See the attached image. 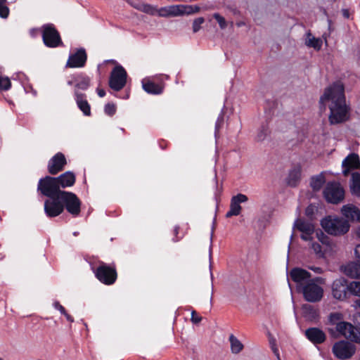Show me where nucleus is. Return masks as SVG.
<instances>
[{
	"instance_id": "nucleus-1",
	"label": "nucleus",
	"mask_w": 360,
	"mask_h": 360,
	"mask_svg": "<svg viewBox=\"0 0 360 360\" xmlns=\"http://www.w3.org/2000/svg\"><path fill=\"white\" fill-rule=\"evenodd\" d=\"M344 91L343 84L338 81L326 88L320 98L321 105H328L331 124L340 123L348 118V107L345 103Z\"/></svg>"
},
{
	"instance_id": "nucleus-2",
	"label": "nucleus",
	"mask_w": 360,
	"mask_h": 360,
	"mask_svg": "<svg viewBox=\"0 0 360 360\" xmlns=\"http://www.w3.org/2000/svg\"><path fill=\"white\" fill-rule=\"evenodd\" d=\"M326 279L322 277L311 278L306 285H303L300 290L304 298L309 302H317L323 297V288Z\"/></svg>"
},
{
	"instance_id": "nucleus-3",
	"label": "nucleus",
	"mask_w": 360,
	"mask_h": 360,
	"mask_svg": "<svg viewBox=\"0 0 360 360\" xmlns=\"http://www.w3.org/2000/svg\"><path fill=\"white\" fill-rule=\"evenodd\" d=\"M321 224L324 231L330 235L341 236L348 232L350 225L345 219L328 216L323 219Z\"/></svg>"
},
{
	"instance_id": "nucleus-4",
	"label": "nucleus",
	"mask_w": 360,
	"mask_h": 360,
	"mask_svg": "<svg viewBox=\"0 0 360 360\" xmlns=\"http://www.w3.org/2000/svg\"><path fill=\"white\" fill-rule=\"evenodd\" d=\"M294 229L301 233L300 237L305 242L311 243L316 236L323 245H328L327 237L321 231H315V227L311 222L298 219L294 223Z\"/></svg>"
},
{
	"instance_id": "nucleus-5",
	"label": "nucleus",
	"mask_w": 360,
	"mask_h": 360,
	"mask_svg": "<svg viewBox=\"0 0 360 360\" xmlns=\"http://www.w3.org/2000/svg\"><path fill=\"white\" fill-rule=\"evenodd\" d=\"M199 8L190 5H172L160 8L155 7V13L153 15H158L160 17H176L184 15H189L198 12Z\"/></svg>"
},
{
	"instance_id": "nucleus-6",
	"label": "nucleus",
	"mask_w": 360,
	"mask_h": 360,
	"mask_svg": "<svg viewBox=\"0 0 360 360\" xmlns=\"http://www.w3.org/2000/svg\"><path fill=\"white\" fill-rule=\"evenodd\" d=\"M356 350V346L348 341L340 340L332 347L333 355L338 359L345 360L352 358Z\"/></svg>"
},
{
	"instance_id": "nucleus-7",
	"label": "nucleus",
	"mask_w": 360,
	"mask_h": 360,
	"mask_svg": "<svg viewBox=\"0 0 360 360\" xmlns=\"http://www.w3.org/2000/svg\"><path fill=\"white\" fill-rule=\"evenodd\" d=\"M58 197L63 204V209L65 207L67 211L73 216L79 215L81 201L75 193L64 191L59 193Z\"/></svg>"
},
{
	"instance_id": "nucleus-8",
	"label": "nucleus",
	"mask_w": 360,
	"mask_h": 360,
	"mask_svg": "<svg viewBox=\"0 0 360 360\" xmlns=\"http://www.w3.org/2000/svg\"><path fill=\"white\" fill-rule=\"evenodd\" d=\"M38 190L47 197L57 196L59 193L64 192L60 191L56 178L46 176L39 181Z\"/></svg>"
},
{
	"instance_id": "nucleus-9",
	"label": "nucleus",
	"mask_w": 360,
	"mask_h": 360,
	"mask_svg": "<svg viewBox=\"0 0 360 360\" xmlns=\"http://www.w3.org/2000/svg\"><path fill=\"white\" fill-rule=\"evenodd\" d=\"M127 74L124 68L117 65L111 72L109 86L115 91L121 90L126 84Z\"/></svg>"
},
{
	"instance_id": "nucleus-10",
	"label": "nucleus",
	"mask_w": 360,
	"mask_h": 360,
	"mask_svg": "<svg viewBox=\"0 0 360 360\" xmlns=\"http://www.w3.org/2000/svg\"><path fill=\"white\" fill-rule=\"evenodd\" d=\"M323 195L328 202L337 204L343 200L345 192L340 184L332 182L327 184Z\"/></svg>"
},
{
	"instance_id": "nucleus-11",
	"label": "nucleus",
	"mask_w": 360,
	"mask_h": 360,
	"mask_svg": "<svg viewBox=\"0 0 360 360\" xmlns=\"http://www.w3.org/2000/svg\"><path fill=\"white\" fill-rule=\"evenodd\" d=\"M42 38L44 44L48 47L54 48L61 44L59 33L51 24L42 27Z\"/></svg>"
},
{
	"instance_id": "nucleus-12",
	"label": "nucleus",
	"mask_w": 360,
	"mask_h": 360,
	"mask_svg": "<svg viewBox=\"0 0 360 360\" xmlns=\"http://www.w3.org/2000/svg\"><path fill=\"white\" fill-rule=\"evenodd\" d=\"M57 196L49 197L44 202V212L46 216L49 217H55L60 215L63 212V204L61 199Z\"/></svg>"
},
{
	"instance_id": "nucleus-13",
	"label": "nucleus",
	"mask_w": 360,
	"mask_h": 360,
	"mask_svg": "<svg viewBox=\"0 0 360 360\" xmlns=\"http://www.w3.org/2000/svg\"><path fill=\"white\" fill-rule=\"evenodd\" d=\"M337 331L344 336L345 338L351 341L360 343V333L359 331L350 323L340 322L335 327Z\"/></svg>"
},
{
	"instance_id": "nucleus-14",
	"label": "nucleus",
	"mask_w": 360,
	"mask_h": 360,
	"mask_svg": "<svg viewBox=\"0 0 360 360\" xmlns=\"http://www.w3.org/2000/svg\"><path fill=\"white\" fill-rule=\"evenodd\" d=\"M348 283L347 280L343 277L334 280L331 285L333 297L338 300H345L348 291Z\"/></svg>"
},
{
	"instance_id": "nucleus-15",
	"label": "nucleus",
	"mask_w": 360,
	"mask_h": 360,
	"mask_svg": "<svg viewBox=\"0 0 360 360\" xmlns=\"http://www.w3.org/2000/svg\"><path fill=\"white\" fill-rule=\"evenodd\" d=\"M96 276L101 282L106 285L112 284L117 278L115 270L104 264L97 269Z\"/></svg>"
},
{
	"instance_id": "nucleus-16",
	"label": "nucleus",
	"mask_w": 360,
	"mask_h": 360,
	"mask_svg": "<svg viewBox=\"0 0 360 360\" xmlns=\"http://www.w3.org/2000/svg\"><path fill=\"white\" fill-rule=\"evenodd\" d=\"M290 276L296 283L297 288L299 290H301L302 286L306 285L311 279V274L301 268L292 269L290 272Z\"/></svg>"
},
{
	"instance_id": "nucleus-17",
	"label": "nucleus",
	"mask_w": 360,
	"mask_h": 360,
	"mask_svg": "<svg viewBox=\"0 0 360 360\" xmlns=\"http://www.w3.org/2000/svg\"><path fill=\"white\" fill-rule=\"evenodd\" d=\"M248 200L247 195L238 193L234 195L231 199L230 209L226 213V217H231L233 216H238L240 214L242 207L240 203L246 202Z\"/></svg>"
},
{
	"instance_id": "nucleus-18",
	"label": "nucleus",
	"mask_w": 360,
	"mask_h": 360,
	"mask_svg": "<svg viewBox=\"0 0 360 360\" xmlns=\"http://www.w3.org/2000/svg\"><path fill=\"white\" fill-rule=\"evenodd\" d=\"M86 61L85 50L80 49L76 53L70 54L66 66L72 68H82Z\"/></svg>"
},
{
	"instance_id": "nucleus-19",
	"label": "nucleus",
	"mask_w": 360,
	"mask_h": 360,
	"mask_svg": "<svg viewBox=\"0 0 360 360\" xmlns=\"http://www.w3.org/2000/svg\"><path fill=\"white\" fill-rule=\"evenodd\" d=\"M343 168L342 173L345 176H347L352 170L360 169L359 157L356 153H351L344 159L342 162Z\"/></svg>"
},
{
	"instance_id": "nucleus-20",
	"label": "nucleus",
	"mask_w": 360,
	"mask_h": 360,
	"mask_svg": "<svg viewBox=\"0 0 360 360\" xmlns=\"http://www.w3.org/2000/svg\"><path fill=\"white\" fill-rule=\"evenodd\" d=\"M341 214L347 221L360 222V210L353 204H347L342 207Z\"/></svg>"
},
{
	"instance_id": "nucleus-21",
	"label": "nucleus",
	"mask_w": 360,
	"mask_h": 360,
	"mask_svg": "<svg viewBox=\"0 0 360 360\" xmlns=\"http://www.w3.org/2000/svg\"><path fill=\"white\" fill-rule=\"evenodd\" d=\"M66 161L65 156L62 153H57L53 156L49 163V171L51 174H55L62 170Z\"/></svg>"
},
{
	"instance_id": "nucleus-22",
	"label": "nucleus",
	"mask_w": 360,
	"mask_h": 360,
	"mask_svg": "<svg viewBox=\"0 0 360 360\" xmlns=\"http://www.w3.org/2000/svg\"><path fill=\"white\" fill-rule=\"evenodd\" d=\"M342 271L351 278L360 279V262H352L342 266Z\"/></svg>"
},
{
	"instance_id": "nucleus-23",
	"label": "nucleus",
	"mask_w": 360,
	"mask_h": 360,
	"mask_svg": "<svg viewBox=\"0 0 360 360\" xmlns=\"http://www.w3.org/2000/svg\"><path fill=\"white\" fill-rule=\"evenodd\" d=\"M307 338L314 344H320L325 341L326 335L320 329L311 328L305 331Z\"/></svg>"
},
{
	"instance_id": "nucleus-24",
	"label": "nucleus",
	"mask_w": 360,
	"mask_h": 360,
	"mask_svg": "<svg viewBox=\"0 0 360 360\" xmlns=\"http://www.w3.org/2000/svg\"><path fill=\"white\" fill-rule=\"evenodd\" d=\"M75 96L78 108L82 111L84 115L89 116L91 115V108L86 99L85 94H81L75 90Z\"/></svg>"
},
{
	"instance_id": "nucleus-25",
	"label": "nucleus",
	"mask_w": 360,
	"mask_h": 360,
	"mask_svg": "<svg viewBox=\"0 0 360 360\" xmlns=\"http://www.w3.org/2000/svg\"><path fill=\"white\" fill-rule=\"evenodd\" d=\"M304 44L308 48H312L316 51L321 50L323 45V39L314 37L311 32L306 33L304 36Z\"/></svg>"
},
{
	"instance_id": "nucleus-26",
	"label": "nucleus",
	"mask_w": 360,
	"mask_h": 360,
	"mask_svg": "<svg viewBox=\"0 0 360 360\" xmlns=\"http://www.w3.org/2000/svg\"><path fill=\"white\" fill-rule=\"evenodd\" d=\"M127 1L132 7L140 11L150 15H154L155 13V6L152 5L144 4L138 0H129Z\"/></svg>"
},
{
	"instance_id": "nucleus-27",
	"label": "nucleus",
	"mask_w": 360,
	"mask_h": 360,
	"mask_svg": "<svg viewBox=\"0 0 360 360\" xmlns=\"http://www.w3.org/2000/svg\"><path fill=\"white\" fill-rule=\"evenodd\" d=\"M142 87L145 91L152 94H159L162 92L163 87L155 84L149 78H144L142 82Z\"/></svg>"
},
{
	"instance_id": "nucleus-28",
	"label": "nucleus",
	"mask_w": 360,
	"mask_h": 360,
	"mask_svg": "<svg viewBox=\"0 0 360 360\" xmlns=\"http://www.w3.org/2000/svg\"><path fill=\"white\" fill-rule=\"evenodd\" d=\"M59 187L62 188L70 187L75 182V176L71 172H66L56 178Z\"/></svg>"
},
{
	"instance_id": "nucleus-29",
	"label": "nucleus",
	"mask_w": 360,
	"mask_h": 360,
	"mask_svg": "<svg viewBox=\"0 0 360 360\" xmlns=\"http://www.w3.org/2000/svg\"><path fill=\"white\" fill-rule=\"evenodd\" d=\"M301 177V167L297 165L289 172L287 178L288 184L291 186H295L299 182Z\"/></svg>"
},
{
	"instance_id": "nucleus-30",
	"label": "nucleus",
	"mask_w": 360,
	"mask_h": 360,
	"mask_svg": "<svg viewBox=\"0 0 360 360\" xmlns=\"http://www.w3.org/2000/svg\"><path fill=\"white\" fill-rule=\"evenodd\" d=\"M230 342V348L231 353L238 354L243 351L244 345L242 342L236 338L234 335L231 334L229 337Z\"/></svg>"
},
{
	"instance_id": "nucleus-31",
	"label": "nucleus",
	"mask_w": 360,
	"mask_h": 360,
	"mask_svg": "<svg viewBox=\"0 0 360 360\" xmlns=\"http://www.w3.org/2000/svg\"><path fill=\"white\" fill-rule=\"evenodd\" d=\"M90 78L86 75H79L75 77V90L78 92L79 89L86 90L90 86Z\"/></svg>"
},
{
	"instance_id": "nucleus-32",
	"label": "nucleus",
	"mask_w": 360,
	"mask_h": 360,
	"mask_svg": "<svg viewBox=\"0 0 360 360\" xmlns=\"http://www.w3.org/2000/svg\"><path fill=\"white\" fill-rule=\"evenodd\" d=\"M350 189L352 194L360 196V172L352 173Z\"/></svg>"
},
{
	"instance_id": "nucleus-33",
	"label": "nucleus",
	"mask_w": 360,
	"mask_h": 360,
	"mask_svg": "<svg viewBox=\"0 0 360 360\" xmlns=\"http://www.w3.org/2000/svg\"><path fill=\"white\" fill-rule=\"evenodd\" d=\"M348 292L353 296L360 297V281H353L348 283ZM356 305L360 308V300L355 302Z\"/></svg>"
},
{
	"instance_id": "nucleus-34",
	"label": "nucleus",
	"mask_w": 360,
	"mask_h": 360,
	"mask_svg": "<svg viewBox=\"0 0 360 360\" xmlns=\"http://www.w3.org/2000/svg\"><path fill=\"white\" fill-rule=\"evenodd\" d=\"M326 179L323 173L311 178V186L314 191L321 189Z\"/></svg>"
},
{
	"instance_id": "nucleus-35",
	"label": "nucleus",
	"mask_w": 360,
	"mask_h": 360,
	"mask_svg": "<svg viewBox=\"0 0 360 360\" xmlns=\"http://www.w3.org/2000/svg\"><path fill=\"white\" fill-rule=\"evenodd\" d=\"M308 243L309 247L314 251V252L319 257H325L326 255V251L322 250V247L318 243L312 240L311 243L307 242Z\"/></svg>"
},
{
	"instance_id": "nucleus-36",
	"label": "nucleus",
	"mask_w": 360,
	"mask_h": 360,
	"mask_svg": "<svg viewBox=\"0 0 360 360\" xmlns=\"http://www.w3.org/2000/svg\"><path fill=\"white\" fill-rule=\"evenodd\" d=\"M343 319V316L340 312L332 313L329 316V321L331 324L338 326V323L340 322H343L342 320Z\"/></svg>"
},
{
	"instance_id": "nucleus-37",
	"label": "nucleus",
	"mask_w": 360,
	"mask_h": 360,
	"mask_svg": "<svg viewBox=\"0 0 360 360\" xmlns=\"http://www.w3.org/2000/svg\"><path fill=\"white\" fill-rule=\"evenodd\" d=\"M6 0H0V17L7 18L9 15V8L6 5Z\"/></svg>"
},
{
	"instance_id": "nucleus-38",
	"label": "nucleus",
	"mask_w": 360,
	"mask_h": 360,
	"mask_svg": "<svg viewBox=\"0 0 360 360\" xmlns=\"http://www.w3.org/2000/svg\"><path fill=\"white\" fill-rule=\"evenodd\" d=\"M11 87V81L7 77L0 75V89L8 90Z\"/></svg>"
},
{
	"instance_id": "nucleus-39",
	"label": "nucleus",
	"mask_w": 360,
	"mask_h": 360,
	"mask_svg": "<svg viewBox=\"0 0 360 360\" xmlns=\"http://www.w3.org/2000/svg\"><path fill=\"white\" fill-rule=\"evenodd\" d=\"M269 344L271 346V348L274 353V354L276 356L278 360H281L278 348L276 345V340L274 338L269 336Z\"/></svg>"
},
{
	"instance_id": "nucleus-40",
	"label": "nucleus",
	"mask_w": 360,
	"mask_h": 360,
	"mask_svg": "<svg viewBox=\"0 0 360 360\" xmlns=\"http://www.w3.org/2000/svg\"><path fill=\"white\" fill-rule=\"evenodd\" d=\"M104 111L106 115L112 116L116 112V105L113 103H107L105 105Z\"/></svg>"
},
{
	"instance_id": "nucleus-41",
	"label": "nucleus",
	"mask_w": 360,
	"mask_h": 360,
	"mask_svg": "<svg viewBox=\"0 0 360 360\" xmlns=\"http://www.w3.org/2000/svg\"><path fill=\"white\" fill-rule=\"evenodd\" d=\"M213 17L217 21V22L219 23V27L221 28V29H224L226 28V25H227V23H226V21L225 20L224 18L222 17L221 15H220L218 13H214L213 15Z\"/></svg>"
},
{
	"instance_id": "nucleus-42",
	"label": "nucleus",
	"mask_w": 360,
	"mask_h": 360,
	"mask_svg": "<svg viewBox=\"0 0 360 360\" xmlns=\"http://www.w3.org/2000/svg\"><path fill=\"white\" fill-rule=\"evenodd\" d=\"M204 22V18H198L195 19L193 22V30L194 32H198L200 27L202 24Z\"/></svg>"
},
{
	"instance_id": "nucleus-43",
	"label": "nucleus",
	"mask_w": 360,
	"mask_h": 360,
	"mask_svg": "<svg viewBox=\"0 0 360 360\" xmlns=\"http://www.w3.org/2000/svg\"><path fill=\"white\" fill-rule=\"evenodd\" d=\"M317 211V208L316 206L314 205H309L307 209H306V214L308 216V217H312L314 215V214Z\"/></svg>"
},
{
	"instance_id": "nucleus-44",
	"label": "nucleus",
	"mask_w": 360,
	"mask_h": 360,
	"mask_svg": "<svg viewBox=\"0 0 360 360\" xmlns=\"http://www.w3.org/2000/svg\"><path fill=\"white\" fill-rule=\"evenodd\" d=\"M269 131L266 129H262L257 134V140L263 141L268 136Z\"/></svg>"
},
{
	"instance_id": "nucleus-45",
	"label": "nucleus",
	"mask_w": 360,
	"mask_h": 360,
	"mask_svg": "<svg viewBox=\"0 0 360 360\" xmlns=\"http://www.w3.org/2000/svg\"><path fill=\"white\" fill-rule=\"evenodd\" d=\"M202 318L200 316L198 315L195 311H193L191 313V321L195 323H198L201 321Z\"/></svg>"
},
{
	"instance_id": "nucleus-46",
	"label": "nucleus",
	"mask_w": 360,
	"mask_h": 360,
	"mask_svg": "<svg viewBox=\"0 0 360 360\" xmlns=\"http://www.w3.org/2000/svg\"><path fill=\"white\" fill-rule=\"evenodd\" d=\"M53 307H54L56 309H58V311H60V312L61 314H65V308H64L62 305H60V303H59V302H55L53 303Z\"/></svg>"
},
{
	"instance_id": "nucleus-47",
	"label": "nucleus",
	"mask_w": 360,
	"mask_h": 360,
	"mask_svg": "<svg viewBox=\"0 0 360 360\" xmlns=\"http://www.w3.org/2000/svg\"><path fill=\"white\" fill-rule=\"evenodd\" d=\"M309 269L311 270H312L314 272H315L316 274H320L323 272V269L319 266H310Z\"/></svg>"
},
{
	"instance_id": "nucleus-48",
	"label": "nucleus",
	"mask_w": 360,
	"mask_h": 360,
	"mask_svg": "<svg viewBox=\"0 0 360 360\" xmlns=\"http://www.w3.org/2000/svg\"><path fill=\"white\" fill-rule=\"evenodd\" d=\"M223 123V117H218L217 122H216V131L219 130V128L221 127V125Z\"/></svg>"
},
{
	"instance_id": "nucleus-49",
	"label": "nucleus",
	"mask_w": 360,
	"mask_h": 360,
	"mask_svg": "<svg viewBox=\"0 0 360 360\" xmlns=\"http://www.w3.org/2000/svg\"><path fill=\"white\" fill-rule=\"evenodd\" d=\"M354 254L356 257L360 259V244L356 246L354 249Z\"/></svg>"
},
{
	"instance_id": "nucleus-50",
	"label": "nucleus",
	"mask_w": 360,
	"mask_h": 360,
	"mask_svg": "<svg viewBox=\"0 0 360 360\" xmlns=\"http://www.w3.org/2000/svg\"><path fill=\"white\" fill-rule=\"evenodd\" d=\"M97 93L100 97H103L105 95V91L103 89H98Z\"/></svg>"
},
{
	"instance_id": "nucleus-51",
	"label": "nucleus",
	"mask_w": 360,
	"mask_h": 360,
	"mask_svg": "<svg viewBox=\"0 0 360 360\" xmlns=\"http://www.w3.org/2000/svg\"><path fill=\"white\" fill-rule=\"evenodd\" d=\"M67 319V320L70 322H73L74 321V319L73 318L69 315L68 314L66 313V311H65V314H63Z\"/></svg>"
},
{
	"instance_id": "nucleus-52",
	"label": "nucleus",
	"mask_w": 360,
	"mask_h": 360,
	"mask_svg": "<svg viewBox=\"0 0 360 360\" xmlns=\"http://www.w3.org/2000/svg\"><path fill=\"white\" fill-rule=\"evenodd\" d=\"M37 32V30H36V29H32L30 30V34L32 37H34L36 35Z\"/></svg>"
},
{
	"instance_id": "nucleus-53",
	"label": "nucleus",
	"mask_w": 360,
	"mask_h": 360,
	"mask_svg": "<svg viewBox=\"0 0 360 360\" xmlns=\"http://www.w3.org/2000/svg\"><path fill=\"white\" fill-rule=\"evenodd\" d=\"M74 83H75V77L72 79L68 81V84L70 86L72 85Z\"/></svg>"
},
{
	"instance_id": "nucleus-54",
	"label": "nucleus",
	"mask_w": 360,
	"mask_h": 360,
	"mask_svg": "<svg viewBox=\"0 0 360 360\" xmlns=\"http://www.w3.org/2000/svg\"><path fill=\"white\" fill-rule=\"evenodd\" d=\"M344 15H345V17H348V16H349L348 12H347V11H344Z\"/></svg>"
},
{
	"instance_id": "nucleus-55",
	"label": "nucleus",
	"mask_w": 360,
	"mask_h": 360,
	"mask_svg": "<svg viewBox=\"0 0 360 360\" xmlns=\"http://www.w3.org/2000/svg\"><path fill=\"white\" fill-rule=\"evenodd\" d=\"M357 235L360 237V226L359 227L357 230Z\"/></svg>"
},
{
	"instance_id": "nucleus-56",
	"label": "nucleus",
	"mask_w": 360,
	"mask_h": 360,
	"mask_svg": "<svg viewBox=\"0 0 360 360\" xmlns=\"http://www.w3.org/2000/svg\"><path fill=\"white\" fill-rule=\"evenodd\" d=\"M0 360H3V359L0 357Z\"/></svg>"
}]
</instances>
